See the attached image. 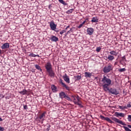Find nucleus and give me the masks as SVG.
<instances>
[{"instance_id":"1","label":"nucleus","mask_w":131,"mask_h":131,"mask_svg":"<svg viewBox=\"0 0 131 131\" xmlns=\"http://www.w3.org/2000/svg\"><path fill=\"white\" fill-rule=\"evenodd\" d=\"M112 82V81H111V79H110L109 78H107V77L104 75L100 81V84L101 85V86H102L104 92H107V91H108L109 93L112 94V95H117L119 94V92H118L116 89H109V85L111 84Z\"/></svg>"},{"instance_id":"2","label":"nucleus","mask_w":131,"mask_h":131,"mask_svg":"<svg viewBox=\"0 0 131 131\" xmlns=\"http://www.w3.org/2000/svg\"><path fill=\"white\" fill-rule=\"evenodd\" d=\"M46 114H47L46 112L39 114L38 116L36 117V119H37L39 122H41V123H43V121L46 120Z\"/></svg>"},{"instance_id":"3","label":"nucleus","mask_w":131,"mask_h":131,"mask_svg":"<svg viewBox=\"0 0 131 131\" xmlns=\"http://www.w3.org/2000/svg\"><path fill=\"white\" fill-rule=\"evenodd\" d=\"M113 70V68H112V65L109 64L103 68V71L104 73H109V72Z\"/></svg>"},{"instance_id":"4","label":"nucleus","mask_w":131,"mask_h":131,"mask_svg":"<svg viewBox=\"0 0 131 131\" xmlns=\"http://www.w3.org/2000/svg\"><path fill=\"white\" fill-rule=\"evenodd\" d=\"M111 119H112V120H113V121H115L117 123H118L119 124H121L122 125H126V124L123 122L122 120H120L116 117H111Z\"/></svg>"},{"instance_id":"5","label":"nucleus","mask_w":131,"mask_h":131,"mask_svg":"<svg viewBox=\"0 0 131 131\" xmlns=\"http://www.w3.org/2000/svg\"><path fill=\"white\" fill-rule=\"evenodd\" d=\"M59 83L62 85L63 88H64V89H66V90H67V91H70V87L67 86V85H66L65 83L63 82V80H62V79H60Z\"/></svg>"},{"instance_id":"6","label":"nucleus","mask_w":131,"mask_h":131,"mask_svg":"<svg viewBox=\"0 0 131 131\" xmlns=\"http://www.w3.org/2000/svg\"><path fill=\"white\" fill-rule=\"evenodd\" d=\"M100 118L102 120H106V121H107V122H110V123H114V122H113L110 118L108 117H105L102 115L100 116Z\"/></svg>"},{"instance_id":"7","label":"nucleus","mask_w":131,"mask_h":131,"mask_svg":"<svg viewBox=\"0 0 131 131\" xmlns=\"http://www.w3.org/2000/svg\"><path fill=\"white\" fill-rule=\"evenodd\" d=\"M45 68L47 72H48L49 71H51V70H53V69H52V64L50 62H48L45 65Z\"/></svg>"},{"instance_id":"8","label":"nucleus","mask_w":131,"mask_h":131,"mask_svg":"<svg viewBox=\"0 0 131 131\" xmlns=\"http://www.w3.org/2000/svg\"><path fill=\"white\" fill-rule=\"evenodd\" d=\"M50 26L52 30H55L57 28V25L54 23V21H51L50 23Z\"/></svg>"},{"instance_id":"9","label":"nucleus","mask_w":131,"mask_h":131,"mask_svg":"<svg viewBox=\"0 0 131 131\" xmlns=\"http://www.w3.org/2000/svg\"><path fill=\"white\" fill-rule=\"evenodd\" d=\"M47 72L49 74V76L52 78H54V77L56 76V74H55V72L53 70H51V71H49Z\"/></svg>"},{"instance_id":"10","label":"nucleus","mask_w":131,"mask_h":131,"mask_svg":"<svg viewBox=\"0 0 131 131\" xmlns=\"http://www.w3.org/2000/svg\"><path fill=\"white\" fill-rule=\"evenodd\" d=\"M115 116H116V117H124V116H125V114L122 113L115 112Z\"/></svg>"},{"instance_id":"11","label":"nucleus","mask_w":131,"mask_h":131,"mask_svg":"<svg viewBox=\"0 0 131 131\" xmlns=\"http://www.w3.org/2000/svg\"><path fill=\"white\" fill-rule=\"evenodd\" d=\"M62 77L66 82H67L68 83H70V79L69 78V77L67 76V74H65L64 76H63Z\"/></svg>"},{"instance_id":"12","label":"nucleus","mask_w":131,"mask_h":131,"mask_svg":"<svg viewBox=\"0 0 131 131\" xmlns=\"http://www.w3.org/2000/svg\"><path fill=\"white\" fill-rule=\"evenodd\" d=\"M87 33L89 35H93V33H94V29L93 28H88L87 29Z\"/></svg>"},{"instance_id":"13","label":"nucleus","mask_w":131,"mask_h":131,"mask_svg":"<svg viewBox=\"0 0 131 131\" xmlns=\"http://www.w3.org/2000/svg\"><path fill=\"white\" fill-rule=\"evenodd\" d=\"M10 48V44L9 43H5L1 46V49L2 50H5V49H9Z\"/></svg>"},{"instance_id":"14","label":"nucleus","mask_w":131,"mask_h":131,"mask_svg":"<svg viewBox=\"0 0 131 131\" xmlns=\"http://www.w3.org/2000/svg\"><path fill=\"white\" fill-rule=\"evenodd\" d=\"M51 41L57 42L59 40V38L55 36L52 35L50 38Z\"/></svg>"},{"instance_id":"15","label":"nucleus","mask_w":131,"mask_h":131,"mask_svg":"<svg viewBox=\"0 0 131 131\" xmlns=\"http://www.w3.org/2000/svg\"><path fill=\"white\" fill-rule=\"evenodd\" d=\"M51 89L53 93H57L58 91V88L54 84L51 85Z\"/></svg>"},{"instance_id":"16","label":"nucleus","mask_w":131,"mask_h":131,"mask_svg":"<svg viewBox=\"0 0 131 131\" xmlns=\"http://www.w3.org/2000/svg\"><path fill=\"white\" fill-rule=\"evenodd\" d=\"M66 97V94H65V92H61L59 93V98L61 99H65V97Z\"/></svg>"},{"instance_id":"17","label":"nucleus","mask_w":131,"mask_h":131,"mask_svg":"<svg viewBox=\"0 0 131 131\" xmlns=\"http://www.w3.org/2000/svg\"><path fill=\"white\" fill-rule=\"evenodd\" d=\"M91 22L92 23H97V22H99V19H98V17H93Z\"/></svg>"},{"instance_id":"18","label":"nucleus","mask_w":131,"mask_h":131,"mask_svg":"<svg viewBox=\"0 0 131 131\" xmlns=\"http://www.w3.org/2000/svg\"><path fill=\"white\" fill-rule=\"evenodd\" d=\"M107 59L108 60H109V61H113V60H114V59H115V57L113 55H108Z\"/></svg>"},{"instance_id":"19","label":"nucleus","mask_w":131,"mask_h":131,"mask_svg":"<svg viewBox=\"0 0 131 131\" xmlns=\"http://www.w3.org/2000/svg\"><path fill=\"white\" fill-rule=\"evenodd\" d=\"M110 54L112 56H117V53H116V51L113 50L111 52H110Z\"/></svg>"},{"instance_id":"20","label":"nucleus","mask_w":131,"mask_h":131,"mask_svg":"<svg viewBox=\"0 0 131 131\" xmlns=\"http://www.w3.org/2000/svg\"><path fill=\"white\" fill-rule=\"evenodd\" d=\"M84 74H85V77L90 78L92 76V73H90V72H85Z\"/></svg>"},{"instance_id":"21","label":"nucleus","mask_w":131,"mask_h":131,"mask_svg":"<svg viewBox=\"0 0 131 131\" xmlns=\"http://www.w3.org/2000/svg\"><path fill=\"white\" fill-rule=\"evenodd\" d=\"M19 94H20V95H26V94H27V90L23 89L22 91L19 92Z\"/></svg>"},{"instance_id":"22","label":"nucleus","mask_w":131,"mask_h":131,"mask_svg":"<svg viewBox=\"0 0 131 131\" xmlns=\"http://www.w3.org/2000/svg\"><path fill=\"white\" fill-rule=\"evenodd\" d=\"M35 67L36 69H37V70H39V71H40L41 72V71H42V70L41 69V68H40V66H39V65L35 64Z\"/></svg>"},{"instance_id":"23","label":"nucleus","mask_w":131,"mask_h":131,"mask_svg":"<svg viewBox=\"0 0 131 131\" xmlns=\"http://www.w3.org/2000/svg\"><path fill=\"white\" fill-rule=\"evenodd\" d=\"M75 78H76V80H80L81 79V76L80 75H76L74 76Z\"/></svg>"},{"instance_id":"24","label":"nucleus","mask_w":131,"mask_h":131,"mask_svg":"<svg viewBox=\"0 0 131 131\" xmlns=\"http://www.w3.org/2000/svg\"><path fill=\"white\" fill-rule=\"evenodd\" d=\"M29 56L30 57H39V55H35L34 54H33V53H30Z\"/></svg>"},{"instance_id":"25","label":"nucleus","mask_w":131,"mask_h":131,"mask_svg":"<svg viewBox=\"0 0 131 131\" xmlns=\"http://www.w3.org/2000/svg\"><path fill=\"white\" fill-rule=\"evenodd\" d=\"M126 69L125 68H122V69H118V72H124V71H126Z\"/></svg>"},{"instance_id":"26","label":"nucleus","mask_w":131,"mask_h":131,"mask_svg":"<svg viewBox=\"0 0 131 131\" xmlns=\"http://www.w3.org/2000/svg\"><path fill=\"white\" fill-rule=\"evenodd\" d=\"M73 9H70L67 11V14H72V12H73Z\"/></svg>"},{"instance_id":"27","label":"nucleus","mask_w":131,"mask_h":131,"mask_svg":"<svg viewBox=\"0 0 131 131\" xmlns=\"http://www.w3.org/2000/svg\"><path fill=\"white\" fill-rule=\"evenodd\" d=\"M123 128H124L125 131H131L130 129H129L128 127H127L125 126H123Z\"/></svg>"},{"instance_id":"28","label":"nucleus","mask_w":131,"mask_h":131,"mask_svg":"<svg viewBox=\"0 0 131 131\" xmlns=\"http://www.w3.org/2000/svg\"><path fill=\"white\" fill-rule=\"evenodd\" d=\"M64 99H66V100H68V101H71V98H70V97L67 95L66 96Z\"/></svg>"},{"instance_id":"29","label":"nucleus","mask_w":131,"mask_h":131,"mask_svg":"<svg viewBox=\"0 0 131 131\" xmlns=\"http://www.w3.org/2000/svg\"><path fill=\"white\" fill-rule=\"evenodd\" d=\"M101 50H102V48L101 47H97L96 52H98V53H99V52H100Z\"/></svg>"},{"instance_id":"30","label":"nucleus","mask_w":131,"mask_h":131,"mask_svg":"<svg viewBox=\"0 0 131 131\" xmlns=\"http://www.w3.org/2000/svg\"><path fill=\"white\" fill-rule=\"evenodd\" d=\"M77 101H73L74 104H75L76 105H77L78 102H80V100H79V99H78V98H77Z\"/></svg>"},{"instance_id":"31","label":"nucleus","mask_w":131,"mask_h":131,"mask_svg":"<svg viewBox=\"0 0 131 131\" xmlns=\"http://www.w3.org/2000/svg\"><path fill=\"white\" fill-rule=\"evenodd\" d=\"M66 30H63L61 31H60V34H61L62 35V34H63V33H65V32H66Z\"/></svg>"},{"instance_id":"32","label":"nucleus","mask_w":131,"mask_h":131,"mask_svg":"<svg viewBox=\"0 0 131 131\" xmlns=\"http://www.w3.org/2000/svg\"><path fill=\"white\" fill-rule=\"evenodd\" d=\"M23 106H24V109L25 110H27V109H28V106L27 105L23 104Z\"/></svg>"},{"instance_id":"33","label":"nucleus","mask_w":131,"mask_h":131,"mask_svg":"<svg viewBox=\"0 0 131 131\" xmlns=\"http://www.w3.org/2000/svg\"><path fill=\"white\" fill-rule=\"evenodd\" d=\"M80 102H78V103L77 104V105H78V106H79V107H80L81 108H82L83 107V106H82V105H81V104L79 103Z\"/></svg>"},{"instance_id":"34","label":"nucleus","mask_w":131,"mask_h":131,"mask_svg":"<svg viewBox=\"0 0 131 131\" xmlns=\"http://www.w3.org/2000/svg\"><path fill=\"white\" fill-rule=\"evenodd\" d=\"M82 26H83V25L82 24H80L78 27V28H79V29H80V28H81L82 27Z\"/></svg>"},{"instance_id":"35","label":"nucleus","mask_w":131,"mask_h":131,"mask_svg":"<svg viewBox=\"0 0 131 131\" xmlns=\"http://www.w3.org/2000/svg\"><path fill=\"white\" fill-rule=\"evenodd\" d=\"M127 108H130L131 107V104H130V102H128L127 104Z\"/></svg>"},{"instance_id":"36","label":"nucleus","mask_w":131,"mask_h":131,"mask_svg":"<svg viewBox=\"0 0 131 131\" xmlns=\"http://www.w3.org/2000/svg\"><path fill=\"white\" fill-rule=\"evenodd\" d=\"M5 128L0 126V131H4Z\"/></svg>"},{"instance_id":"37","label":"nucleus","mask_w":131,"mask_h":131,"mask_svg":"<svg viewBox=\"0 0 131 131\" xmlns=\"http://www.w3.org/2000/svg\"><path fill=\"white\" fill-rule=\"evenodd\" d=\"M128 121H131V115H128Z\"/></svg>"},{"instance_id":"38","label":"nucleus","mask_w":131,"mask_h":131,"mask_svg":"<svg viewBox=\"0 0 131 131\" xmlns=\"http://www.w3.org/2000/svg\"><path fill=\"white\" fill-rule=\"evenodd\" d=\"M61 4H62V5H63L64 6H67L68 5V4H67V3H66L64 1Z\"/></svg>"},{"instance_id":"39","label":"nucleus","mask_w":131,"mask_h":131,"mask_svg":"<svg viewBox=\"0 0 131 131\" xmlns=\"http://www.w3.org/2000/svg\"><path fill=\"white\" fill-rule=\"evenodd\" d=\"M68 32H69V34L71 33V32H73V30L72 29H71L69 31H68Z\"/></svg>"},{"instance_id":"40","label":"nucleus","mask_w":131,"mask_h":131,"mask_svg":"<svg viewBox=\"0 0 131 131\" xmlns=\"http://www.w3.org/2000/svg\"><path fill=\"white\" fill-rule=\"evenodd\" d=\"M119 109H121V110H124L123 106H119Z\"/></svg>"},{"instance_id":"41","label":"nucleus","mask_w":131,"mask_h":131,"mask_svg":"<svg viewBox=\"0 0 131 131\" xmlns=\"http://www.w3.org/2000/svg\"><path fill=\"white\" fill-rule=\"evenodd\" d=\"M69 27H70V26H68L66 28H65V30L66 31H67V29H68V28H69Z\"/></svg>"},{"instance_id":"42","label":"nucleus","mask_w":131,"mask_h":131,"mask_svg":"<svg viewBox=\"0 0 131 131\" xmlns=\"http://www.w3.org/2000/svg\"><path fill=\"white\" fill-rule=\"evenodd\" d=\"M72 99H73L74 101H76V99L75 98L74 96H72Z\"/></svg>"},{"instance_id":"43","label":"nucleus","mask_w":131,"mask_h":131,"mask_svg":"<svg viewBox=\"0 0 131 131\" xmlns=\"http://www.w3.org/2000/svg\"><path fill=\"white\" fill-rule=\"evenodd\" d=\"M58 1L59 3H60V4H62L64 2L63 0H58Z\"/></svg>"},{"instance_id":"44","label":"nucleus","mask_w":131,"mask_h":131,"mask_svg":"<svg viewBox=\"0 0 131 131\" xmlns=\"http://www.w3.org/2000/svg\"><path fill=\"white\" fill-rule=\"evenodd\" d=\"M85 22H86V20H85L84 21H83V22L82 23V24L83 25H84V24H85Z\"/></svg>"},{"instance_id":"45","label":"nucleus","mask_w":131,"mask_h":131,"mask_svg":"<svg viewBox=\"0 0 131 131\" xmlns=\"http://www.w3.org/2000/svg\"><path fill=\"white\" fill-rule=\"evenodd\" d=\"M68 34H69V32H67L66 33L65 36H67Z\"/></svg>"},{"instance_id":"46","label":"nucleus","mask_w":131,"mask_h":131,"mask_svg":"<svg viewBox=\"0 0 131 131\" xmlns=\"http://www.w3.org/2000/svg\"><path fill=\"white\" fill-rule=\"evenodd\" d=\"M123 109L124 110V109H127V106H123Z\"/></svg>"},{"instance_id":"47","label":"nucleus","mask_w":131,"mask_h":131,"mask_svg":"<svg viewBox=\"0 0 131 131\" xmlns=\"http://www.w3.org/2000/svg\"><path fill=\"white\" fill-rule=\"evenodd\" d=\"M1 98H4V96H3V95H2V94H0V99H1Z\"/></svg>"},{"instance_id":"48","label":"nucleus","mask_w":131,"mask_h":131,"mask_svg":"<svg viewBox=\"0 0 131 131\" xmlns=\"http://www.w3.org/2000/svg\"><path fill=\"white\" fill-rule=\"evenodd\" d=\"M54 31H55V32H59V30H53Z\"/></svg>"},{"instance_id":"49","label":"nucleus","mask_w":131,"mask_h":131,"mask_svg":"<svg viewBox=\"0 0 131 131\" xmlns=\"http://www.w3.org/2000/svg\"><path fill=\"white\" fill-rule=\"evenodd\" d=\"M127 126L129 128H131V125H127Z\"/></svg>"},{"instance_id":"50","label":"nucleus","mask_w":131,"mask_h":131,"mask_svg":"<svg viewBox=\"0 0 131 131\" xmlns=\"http://www.w3.org/2000/svg\"><path fill=\"white\" fill-rule=\"evenodd\" d=\"M46 130H47V131H49V130H50V128H47L46 129Z\"/></svg>"},{"instance_id":"51","label":"nucleus","mask_w":131,"mask_h":131,"mask_svg":"<svg viewBox=\"0 0 131 131\" xmlns=\"http://www.w3.org/2000/svg\"><path fill=\"white\" fill-rule=\"evenodd\" d=\"M3 119H2V118H0V122L3 121Z\"/></svg>"},{"instance_id":"52","label":"nucleus","mask_w":131,"mask_h":131,"mask_svg":"<svg viewBox=\"0 0 131 131\" xmlns=\"http://www.w3.org/2000/svg\"><path fill=\"white\" fill-rule=\"evenodd\" d=\"M115 65H117V62H115Z\"/></svg>"},{"instance_id":"53","label":"nucleus","mask_w":131,"mask_h":131,"mask_svg":"<svg viewBox=\"0 0 131 131\" xmlns=\"http://www.w3.org/2000/svg\"><path fill=\"white\" fill-rule=\"evenodd\" d=\"M2 54V50L0 49V55Z\"/></svg>"},{"instance_id":"54","label":"nucleus","mask_w":131,"mask_h":131,"mask_svg":"<svg viewBox=\"0 0 131 131\" xmlns=\"http://www.w3.org/2000/svg\"><path fill=\"white\" fill-rule=\"evenodd\" d=\"M123 59H125V56H123Z\"/></svg>"}]
</instances>
